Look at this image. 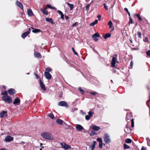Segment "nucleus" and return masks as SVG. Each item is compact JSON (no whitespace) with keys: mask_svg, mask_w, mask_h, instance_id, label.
<instances>
[{"mask_svg":"<svg viewBox=\"0 0 150 150\" xmlns=\"http://www.w3.org/2000/svg\"><path fill=\"white\" fill-rule=\"evenodd\" d=\"M45 20L47 22H50L52 24H54L55 23L53 22L52 18H46Z\"/></svg>","mask_w":150,"mask_h":150,"instance_id":"nucleus-17","label":"nucleus"},{"mask_svg":"<svg viewBox=\"0 0 150 150\" xmlns=\"http://www.w3.org/2000/svg\"><path fill=\"white\" fill-rule=\"evenodd\" d=\"M30 32V28H29V30L23 33L21 35V37L23 38L24 39Z\"/></svg>","mask_w":150,"mask_h":150,"instance_id":"nucleus-9","label":"nucleus"},{"mask_svg":"<svg viewBox=\"0 0 150 150\" xmlns=\"http://www.w3.org/2000/svg\"><path fill=\"white\" fill-rule=\"evenodd\" d=\"M93 113L92 111H89L88 112V115L90 117L93 116Z\"/></svg>","mask_w":150,"mask_h":150,"instance_id":"nucleus-39","label":"nucleus"},{"mask_svg":"<svg viewBox=\"0 0 150 150\" xmlns=\"http://www.w3.org/2000/svg\"><path fill=\"white\" fill-rule=\"evenodd\" d=\"M35 74L36 76V79H38L39 78L38 75H37L36 73H35Z\"/></svg>","mask_w":150,"mask_h":150,"instance_id":"nucleus-55","label":"nucleus"},{"mask_svg":"<svg viewBox=\"0 0 150 150\" xmlns=\"http://www.w3.org/2000/svg\"><path fill=\"white\" fill-rule=\"evenodd\" d=\"M108 25L109 26V28L111 29V31H112L114 30V28L112 26V23L111 21H109L108 23Z\"/></svg>","mask_w":150,"mask_h":150,"instance_id":"nucleus-18","label":"nucleus"},{"mask_svg":"<svg viewBox=\"0 0 150 150\" xmlns=\"http://www.w3.org/2000/svg\"><path fill=\"white\" fill-rule=\"evenodd\" d=\"M62 147L65 149H67L71 148V146L69 145L66 144L64 142H62L60 143Z\"/></svg>","mask_w":150,"mask_h":150,"instance_id":"nucleus-5","label":"nucleus"},{"mask_svg":"<svg viewBox=\"0 0 150 150\" xmlns=\"http://www.w3.org/2000/svg\"><path fill=\"white\" fill-rule=\"evenodd\" d=\"M93 40L97 42L98 41V39L96 38H93Z\"/></svg>","mask_w":150,"mask_h":150,"instance_id":"nucleus-59","label":"nucleus"},{"mask_svg":"<svg viewBox=\"0 0 150 150\" xmlns=\"http://www.w3.org/2000/svg\"><path fill=\"white\" fill-rule=\"evenodd\" d=\"M20 103V100L19 99L16 98L14 100L13 104L15 105H19Z\"/></svg>","mask_w":150,"mask_h":150,"instance_id":"nucleus-10","label":"nucleus"},{"mask_svg":"<svg viewBox=\"0 0 150 150\" xmlns=\"http://www.w3.org/2000/svg\"><path fill=\"white\" fill-rule=\"evenodd\" d=\"M111 36V34L110 33L106 34L104 36V38L106 39L107 38H110Z\"/></svg>","mask_w":150,"mask_h":150,"instance_id":"nucleus-30","label":"nucleus"},{"mask_svg":"<svg viewBox=\"0 0 150 150\" xmlns=\"http://www.w3.org/2000/svg\"><path fill=\"white\" fill-rule=\"evenodd\" d=\"M2 98L3 99V100L5 103H10L12 102V99L11 97L9 96H3Z\"/></svg>","mask_w":150,"mask_h":150,"instance_id":"nucleus-2","label":"nucleus"},{"mask_svg":"<svg viewBox=\"0 0 150 150\" xmlns=\"http://www.w3.org/2000/svg\"><path fill=\"white\" fill-rule=\"evenodd\" d=\"M32 29H33L32 31V32L34 33H37L40 32V30L39 29L34 28L33 27L31 28Z\"/></svg>","mask_w":150,"mask_h":150,"instance_id":"nucleus-25","label":"nucleus"},{"mask_svg":"<svg viewBox=\"0 0 150 150\" xmlns=\"http://www.w3.org/2000/svg\"><path fill=\"white\" fill-rule=\"evenodd\" d=\"M96 134L95 132V131H92L90 133V135L92 136L94 135V134Z\"/></svg>","mask_w":150,"mask_h":150,"instance_id":"nucleus-42","label":"nucleus"},{"mask_svg":"<svg viewBox=\"0 0 150 150\" xmlns=\"http://www.w3.org/2000/svg\"><path fill=\"white\" fill-rule=\"evenodd\" d=\"M129 146L125 144H124V148L125 149H129Z\"/></svg>","mask_w":150,"mask_h":150,"instance_id":"nucleus-40","label":"nucleus"},{"mask_svg":"<svg viewBox=\"0 0 150 150\" xmlns=\"http://www.w3.org/2000/svg\"><path fill=\"white\" fill-rule=\"evenodd\" d=\"M66 4H67V5L69 6L70 8V10H73L74 7V5L72 4H70L69 3V2H66Z\"/></svg>","mask_w":150,"mask_h":150,"instance_id":"nucleus-23","label":"nucleus"},{"mask_svg":"<svg viewBox=\"0 0 150 150\" xmlns=\"http://www.w3.org/2000/svg\"><path fill=\"white\" fill-rule=\"evenodd\" d=\"M47 6L48 8H52V6L51 5H49V4L47 5Z\"/></svg>","mask_w":150,"mask_h":150,"instance_id":"nucleus-53","label":"nucleus"},{"mask_svg":"<svg viewBox=\"0 0 150 150\" xmlns=\"http://www.w3.org/2000/svg\"><path fill=\"white\" fill-rule=\"evenodd\" d=\"M90 118V117L88 115H86L85 116V119L87 120H89Z\"/></svg>","mask_w":150,"mask_h":150,"instance_id":"nucleus-41","label":"nucleus"},{"mask_svg":"<svg viewBox=\"0 0 150 150\" xmlns=\"http://www.w3.org/2000/svg\"><path fill=\"white\" fill-rule=\"evenodd\" d=\"M92 129L95 131H98L100 129V127L95 125L93 126L92 127Z\"/></svg>","mask_w":150,"mask_h":150,"instance_id":"nucleus-15","label":"nucleus"},{"mask_svg":"<svg viewBox=\"0 0 150 150\" xmlns=\"http://www.w3.org/2000/svg\"><path fill=\"white\" fill-rule=\"evenodd\" d=\"M141 150H146V148L144 146H143Z\"/></svg>","mask_w":150,"mask_h":150,"instance_id":"nucleus-58","label":"nucleus"},{"mask_svg":"<svg viewBox=\"0 0 150 150\" xmlns=\"http://www.w3.org/2000/svg\"><path fill=\"white\" fill-rule=\"evenodd\" d=\"M49 116L52 119H53L54 118V115L52 113L50 114L49 115Z\"/></svg>","mask_w":150,"mask_h":150,"instance_id":"nucleus-35","label":"nucleus"},{"mask_svg":"<svg viewBox=\"0 0 150 150\" xmlns=\"http://www.w3.org/2000/svg\"><path fill=\"white\" fill-rule=\"evenodd\" d=\"M72 50L73 51V52H74V54H75V55H77L78 54L75 51V50H74V49L72 47Z\"/></svg>","mask_w":150,"mask_h":150,"instance_id":"nucleus-49","label":"nucleus"},{"mask_svg":"<svg viewBox=\"0 0 150 150\" xmlns=\"http://www.w3.org/2000/svg\"><path fill=\"white\" fill-rule=\"evenodd\" d=\"M46 71H48L50 72L52 70V69L50 68H47L45 69Z\"/></svg>","mask_w":150,"mask_h":150,"instance_id":"nucleus-46","label":"nucleus"},{"mask_svg":"<svg viewBox=\"0 0 150 150\" xmlns=\"http://www.w3.org/2000/svg\"><path fill=\"white\" fill-rule=\"evenodd\" d=\"M96 142L95 141H94L93 142V144L92 145H91L90 146V148H91V150H93L94 148H95V146L96 144Z\"/></svg>","mask_w":150,"mask_h":150,"instance_id":"nucleus-22","label":"nucleus"},{"mask_svg":"<svg viewBox=\"0 0 150 150\" xmlns=\"http://www.w3.org/2000/svg\"><path fill=\"white\" fill-rule=\"evenodd\" d=\"M130 116L128 114H127L126 115V119L127 121L128 120H129L130 119Z\"/></svg>","mask_w":150,"mask_h":150,"instance_id":"nucleus-36","label":"nucleus"},{"mask_svg":"<svg viewBox=\"0 0 150 150\" xmlns=\"http://www.w3.org/2000/svg\"><path fill=\"white\" fill-rule=\"evenodd\" d=\"M0 150H6V149L3 148L1 149Z\"/></svg>","mask_w":150,"mask_h":150,"instance_id":"nucleus-63","label":"nucleus"},{"mask_svg":"<svg viewBox=\"0 0 150 150\" xmlns=\"http://www.w3.org/2000/svg\"><path fill=\"white\" fill-rule=\"evenodd\" d=\"M101 16L100 15H98V20H101Z\"/></svg>","mask_w":150,"mask_h":150,"instance_id":"nucleus-56","label":"nucleus"},{"mask_svg":"<svg viewBox=\"0 0 150 150\" xmlns=\"http://www.w3.org/2000/svg\"><path fill=\"white\" fill-rule=\"evenodd\" d=\"M8 92L10 95H12L15 93V90L13 88H10L8 91Z\"/></svg>","mask_w":150,"mask_h":150,"instance_id":"nucleus-14","label":"nucleus"},{"mask_svg":"<svg viewBox=\"0 0 150 150\" xmlns=\"http://www.w3.org/2000/svg\"><path fill=\"white\" fill-rule=\"evenodd\" d=\"M41 11L45 15H47L48 14V11L45 9L42 8L41 9Z\"/></svg>","mask_w":150,"mask_h":150,"instance_id":"nucleus-27","label":"nucleus"},{"mask_svg":"<svg viewBox=\"0 0 150 150\" xmlns=\"http://www.w3.org/2000/svg\"><path fill=\"white\" fill-rule=\"evenodd\" d=\"M98 22V20H96L94 21L92 23H91L90 24V25L91 26H93L95 25Z\"/></svg>","mask_w":150,"mask_h":150,"instance_id":"nucleus-28","label":"nucleus"},{"mask_svg":"<svg viewBox=\"0 0 150 150\" xmlns=\"http://www.w3.org/2000/svg\"><path fill=\"white\" fill-rule=\"evenodd\" d=\"M57 12L61 15V18L63 20L64 19V15L62 12L60 10H58Z\"/></svg>","mask_w":150,"mask_h":150,"instance_id":"nucleus-24","label":"nucleus"},{"mask_svg":"<svg viewBox=\"0 0 150 150\" xmlns=\"http://www.w3.org/2000/svg\"><path fill=\"white\" fill-rule=\"evenodd\" d=\"M34 55L35 57L39 59H40L41 58V56L39 53L35 52L34 53Z\"/></svg>","mask_w":150,"mask_h":150,"instance_id":"nucleus-20","label":"nucleus"},{"mask_svg":"<svg viewBox=\"0 0 150 150\" xmlns=\"http://www.w3.org/2000/svg\"><path fill=\"white\" fill-rule=\"evenodd\" d=\"M77 110H78L76 108H74L72 109L71 110V111L72 112H74L75 111Z\"/></svg>","mask_w":150,"mask_h":150,"instance_id":"nucleus-54","label":"nucleus"},{"mask_svg":"<svg viewBox=\"0 0 150 150\" xmlns=\"http://www.w3.org/2000/svg\"><path fill=\"white\" fill-rule=\"evenodd\" d=\"M137 35H138V37L139 38H140L141 37V34L140 32L139 31L137 32Z\"/></svg>","mask_w":150,"mask_h":150,"instance_id":"nucleus-47","label":"nucleus"},{"mask_svg":"<svg viewBox=\"0 0 150 150\" xmlns=\"http://www.w3.org/2000/svg\"><path fill=\"white\" fill-rule=\"evenodd\" d=\"M100 36V35L98 33H96L93 34L92 36V38H94L96 37H99Z\"/></svg>","mask_w":150,"mask_h":150,"instance_id":"nucleus-29","label":"nucleus"},{"mask_svg":"<svg viewBox=\"0 0 150 150\" xmlns=\"http://www.w3.org/2000/svg\"><path fill=\"white\" fill-rule=\"evenodd\" d=\"M146 54L150 57V50H148L146 52Z\"/></svg>","mask_w":150,"mask_h":150,"instance_id":"nucleus-45","label":"nucleus"},{"mask_svg":"<svg viewBox=\"0 0 150 150\" xmlns=\"http://www.w3.org/2000/svg\"><path fill=\"white\" fill-rule=\"evenodd\" d=\"M78 90L79 91L81 92V94H83L84 93V91L82 90L81 87H79L78 89Z\"/></svg>","mask_w":150,"mask_h":150,"instance_id":"nucleus-31","label":"nucleus"},{"mask_svg":"<svg viewBox=\"0 0 150 150\" xmlns=\"http://www.w3.org/2000/svg\"><path fill=\"white\" fill-rule=\"evenodd\" d=\"M131 123H132V125H131L132 127H134V120L133 119H132V120H131Z\"/></svg>","mask_w":150,"mask_h":150,"instance_id":"nucleus-44","label":"nucleus"},{"mask_svg":"<svg viewBox=\"0 0 150 150\" xmlns=\"http://www.w3.org/2000/svg\"><path fill=\"white\" fill-rule=\"evenodd\" d=\"M103 6H104V7L105 9L107 11L108 10V7L107 6L106 4H105V3L104 4H103Z\"/></svg>","mask_w":150,"mask_h":150,"instance_id":"nucleus-51","label":"nucleus"},{"mask_svg":"<svg viewBox=\"0 0 150 150\" xmlns=\"http://www.w3.org/2000/svg\"><path fill=\"white\" fill-rule=\"evenodd\" d=\"M63 122V121L62 120L59 119H57L56 120L57 123L59 125H62Z\"/></svg>","mask_w":150,"mask_h":150,"instance_id":"nucleus-26","label":"nucleus"},{"mask_svg":"<svg viewBox=\"0 0 150 150\" xmlns=\"http://www.w3.org/2000/svg\"><path fill=\"white\" fill-rule=\"evenodd\" d=\"M97 93L96 91H93V92L90 93V94H91L93 95H96Z\"/></svg>","mask_w":150,"mask_h":150,"instance_id":"nucleus-48","label":"nucleus"},{"mask_svg":"<svg viewBox=\"0 0 150 150\" xmlns=\"http://www.w3.org/2000/svg\"><path fill=\"white\" fill-rule=\"evenodd\" d=\"M76 128L79 131H81L83 129V127L81 125L77 124L76 125Z\"/></svg>","mask_w":150,"mask_h":150,"instance_id":"nucleus-19","label":"nucleus"},{"mask_svg":"<svg viewBox=\"0 0 150 150\" xmlns=\"http://www.w3.org/2000/svg\"><path fill=\"white\" fill-rule=\"evenodd\" d=\"M124 10L125 11H126L128 13V14L129 17H130V16H130V12L128 10V9L126 8H124Z\"/></svg>","mask_w":150,"mask_h":150,"instance_id":"nucleus-34","label":"nucleus"},{"mask_svg":"<svg viewBox=\"0 0 150 150\" xmlns=\"http://www.w3.org/2000/svg\"><path fill=\"white\" fill-rule=\"evenodd\" d=\"M133 65V62L132 61H131L130 62V66L131 67H132Z\"/></svg>","mask_w":150,"mask_h":150,"instance_id":"nucleus-57","label":"nucleus"},{"mask_svg":"<svg viewBox=\"0 0 150 150\" xmlns=\"http://www.w3.org/2000/svg\"><path fill=\"white\" fill-rule=\"evenodd\" d=\"M97 140L99 142V146L100 148L101 149L102 148L103 145L102 139L98 137L97 138Z\"/></svg>","mask_w":150,"mask_h":150,"instance_id":"nucleus-12","label":"nucleus"},{"mask_svg":"<svg viewBox=\"0 0 150 150\" xmlns=\"http://www.w3.org/2000/svg\"><path fill=\"white\" fill-rule=\"evenodd\" d=\"M89 0H85V1L86 2H88L89 1Z\"/></svg>","mask_w":150,"mask_h":150,"instance_id":"nucleus-64","label":"nucleus"},{"mask_svg":"<svg viewBox=\"0 0 150 150\" xmlns=\"http://www.w3.org/2000/svg\"><path fill=\"white\" fill-rule=\"evenodd\" d=\"M135 15H136L137 17L138 18V19L140 21H142V18H141V17L140 16V15H138V14H136Z\"/></svg>","mask_w":150,"mask_h":150,"instance_id":"nucleus-37","label":"nucleus"},{"mask_svg":"<svg viewBox=\"0 0 150 150\" xmlns=\"http://www.w3.org/2000/svg\"><path fill=\"white\" fill-rule=\"evenodd\" d=\"M7 111H3L0 113V118H3L7 116Z\"/></svg>","mask_w":150,"mask_h":150,"instance_id":"nucleus-7","label":"nucleus"},{"mask_svg":"<svg viewBox=\"0 0 150 150\" xmlns=\"http://www.w3.org/2000/svg\"><path fill=\"white\" fill-rule=\"evenodd\" d=\"M125 142L127 143H130L131 142L132 140L130 139H126Z\"/></svg>","mask_w":150,"mask_h":150,"instance_id":"nucleus-33","label":"nucleus"},{"mask_svg":"<svg viewBox=\"0 0 150 150\" xmlns=\"http://www.w3.org/2000/svg\"><path fill=\"white\" fill-rule=\"evenodd\" d=\"M13 139V137L11 136H7L5 137V140L6 142H9L12 141Z\"/></svg>","mask_w":150,"mask_h":150,"instance_id":"nucleus-13","label":"nucleus"},{"mask_svg":"<svg viewBox=\"0 0 150 150\" xmlns=\"http://www.w3.org/2000/svg\"><path fill=\"white\" fill-rule=\"evenodd\" d=\"M16 4L17 6H19L21 8L23 9V5L21 3L18 1H17L16 2Z\"/></svg>","mask_w":150,"mask_h":150,"instance_id":"nucleus-21","label":"nucleus"},{"mask_svg":"<svg viewBox=\"0 0 150 150\" xmlns=\"http://www.w3.org/2000/svg\"><path fill=\"white\" fill-rule=\"evenodd\" d=\"M125 131L126 133H127L128 132V127L127 126L125 129Z\"/></svg>","mask_w":150,"mask_h":150,"instance_id":"nucleus-43","label":"nucleus"},{"mask_svg":"<svg viewBox=\"0 0 150 150\" xmlns=\"http://www.w3.org/2000/svg\"><path fill=\"white\" fill-rule=\"evenodd\" d=\"M78 25V23L77 22H75L72 25V27H74Z\"/></svg>","mask_w":150,"mask_h":150,"instance_id":"nucleus-52","label":"nucleus"},{"mask_svg":"<svg viewBox=\"0 0 150 150\" xmlns=\"http://www.w3.org/2000/svg\"><path fill=\"white\" fill-rule=\"evenodd\" d=\"M59 106H64L66 108H68V105L67 102L65 101H61L59 102L58 104Z\"/></svg>","mask_w":150,"mask_h":150,"instance_id":"nucleus-6","label":"nucleus"},{"mask_svg":"<svg viewBox=\"0 0 150 150\" xmlns=\"http://www.w3.org/2000/svg\"><path fill=\"white\" fill-rule=\"evenodd\" d=\"M114 56H115V57H113L112 59V62L111 63V65L112 67H114L115 66L116 62L117 61V58L116 57L117 56V54H115Z\"/></svg>","mask_w":150,"mask_h":150,"instance_id":"nucleus-4","label":"nucleus"},{"mask_svg":"<svg viewBox=\"0 0 150 150\" xmlns=\"http://www.w3.org/2000/svg\"><path fill=\"white\" fill-rule=\"evenodd\" d=\"M41 136L44 139L51 140L53 139V135L48 132H43L41 134Z\"/></svg>","mask_w":150,"mask_h":150,"instance_id":"nucleus-1","label":"nucleus"},{"mask_svg":"<svg viewBox=\"0 0 150 150\" xmlns=\"http://www.w3.org/2000/svg\"><path fill=\"white\" fill-rule=\"evenodd\" d=\"M52 9H54L55 10L57 9V8H55V7H52Z\"/></svg>","mask_w":150,"mask_h":150,"instance_id":"nucleus-62","label":"nucleus"},{"mask_svg":"<svg viewBox=\"0 0 150 150\" xmlns=\"http://www.w3.org/2000/svg\"><path fill=\"white\" fill-rule=\"evenodd\" d=\"M28 14L29 16H32L34 15L32 10L30 9H28L27 10Z\"/></svg>","mask_w":150,"mask_h":150,"instance_id":"nucleus-16","label":"nucleus"},{"mask_svg":"<svg viewBox=\"0 0 150 150\" xmlns=\"http://www.w3.org/2000/svg\"><path fill=\"white\" fill-rule=\"evenodd\" d=\"M45 77L48 80H50L52 78L51 74L48 72H45L44 73Z\"/></svg>","mask_w":150,"mask_h":150,"instance_id":"nucleus-8","label":"nucleus"},{"mask_svg":"<svg viewBox=\"0 0 150 150\" xmlns=\"http://www.w3.org/2000/svg\"><path fill=\"white\" fill-rule=\"evenodd\" d=\"M65 18L66 19L67 21V20L69 19V17L66 15L65 16Z\"/></svg>","mask_w":150,"mask_h":150,"instance_id":"nucleus-60","label":"nucleus"},{"mask_svg":"<svg viewBox=\"0 0 150 150\" xmlns=\"http://www.w3.org/2000/svg\"><path fill=\"white\" fill-rule=\"evenodd\" d=\"M104 141L106 144H108L111 142L110 136L108 133H105L103 137Z\"/></svg>","mask_w":150,"mask_h":150,"instance_id":"nucleus-3","label":"nucleus"},{"mask_svg":"<svg viewBox=\"0 0 150 150\" xmlns=\"http://www.w3.org/2000/svg\"><path fill=\"white\" fill-rule=\"evenodd\" d=\"M39 81L40 86L42 89L44 91H45L46 90V89L45 85L40 79Z\"/></svg>","mask_w":150,"mask_h":150,"instance_id":"nucleus-11","label":"nucleus"},{"mask_svg":"<svg viewBox=\"0 0 150 150\" xmlns=\"http://www.w3.org/2000/svg\"><path fill=\"white\" fill-rule=\"evenodd\" d=\"M42 143H41L40 144V146L41 148H44V146H42Z\"/></svg>","mask_w":150,"mask_h":150,"instance_id":"nucleus-61","label":"nucleus"},{"mask_svg":"<svg viewBox=\"0 0 150 150\" xmlns=\"http://www.w3.org/2000/svg\"><path fill=\"white\" fill-rule=\"evenodd\" d=\"M1 95H4L3 96H8V92L7 91H5L4 92H1Z\"/></svg>","mask_w":150,"mask_h":150,"instance_id":"nucleus-32","label":"nucleus"},{"mask_svg":"<svg viewBox=\"0 0 150 150\" xmlns=\"http://www.w3.org/2000/svg\"><path fill=\"white\" fill-rule=\"evenodd\" d=\"M144 41L145 42H147L148 41V38L146 37H145L143 39Z\"/></svg>","mask_w":150,"mask_h":150,"instance_id":"nucleus-50","label":"nucleus"},{"mask_svg":"<svg viewBox=\"0 0 150 150\" xmlns=\"http://www.w3.org/2000/svg\"><path fill=\"white\" fill-rule=\"evenodd\" d=\"M129 24H132L133 23V20L132 19V18H131V16H130V17H129Z\"/></svg>","mask_w":150,"mask_h":150,"instance_id":"nucleus-38","label":"nucleus"}]
</instances>
